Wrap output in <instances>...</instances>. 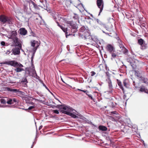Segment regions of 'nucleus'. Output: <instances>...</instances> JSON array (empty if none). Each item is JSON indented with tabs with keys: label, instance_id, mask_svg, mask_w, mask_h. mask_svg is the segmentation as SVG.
I'll use <instances>...</instances> for the list:
<instances>
[{
	"label": "nucleus",
	"instance_id": "1",
	"mask_svg": "<svg viewBox=\"0 0 148 148\" xmlns=\"http://www.w3.org/2000/svg\"><path fill=\"white\" fill-rule=\"evenodd\" d=\"M59 108L62 109L61 110V112L62 113L65 114V112H73L75 114L76 111L72 108L69 106H64L61 105L58 106Z\"/></svg>",
	"mask_w": 148,
	"mask_h": 148
},
{
	"label": "nucleus",
	"instance_id": "2",
	"mask_svg": "<svg viewBox=\"0 0 148 148\" xmlns=\"http://www.w3.org/2000/svg\"><path fill=\"white\" fill-rule=\"evenodd\" d=\"M130 65L132 68V71H134L135 72V75L140 79V77L142 76L140 75V74L139 72L137 70L136 64L135 61L132 60L131 62L130 60Z\"/></svg>",
	"mask_w": 148,
	"mask_h": 148
},
{
	"label": "nucleus",
	"instance_id": "3",
	"mask_svg": "<svg viewBox=\"0 0 148 148\" xmlns=\"http://www.w3.org/2000/svg\"><path fill=\"white\" fill-rule=\"evenodd\" d=\"M0 21L3 24L5 23L10 24H12L11 18L3 15L0 16Z\"/></svg>",
	"mask_w": 148,
	"mask_h": 148
},
{
	"label": "nucleus",
	"instance_id": "4",
	"mask_svg": "<svg viewBox=\"0 0 148 148\" xmlns=\"http://www.w3.org/2000/svg\"><path fill=\"white\" fill-rule=\"evenodd\" d=\"M79 32L80 33H82V36H83L84 37L89 35L87 27L84 26H83L80 28ZM80 34V35L81 34Z\"/></svg>",
	"mask_w": 148,
	"mask_h": 148
},
{
	"label": "nucleus",
	"instance_id": "5",
	"mask_svg": "<svg viewBox=\"0 0 148 148\" xmlns=\"http://www.w3.org/2000/svg\"><path fill=\"white\" fill-rule=\"evenodd\" d=\"M133 133V134H136L139 135L140 136V134L139 133H138V127L137 126L131 123H130V134Z\"/></svg>",
	"mask_w": 148,
	"mask_h": 148
},
{
	"label": "nucleus",
	"instance_id": "6",
	"mask_svg": "<svg viewBox=\"0 0 148 148\" xmlns=\"http://www.w3.org/2000/svg\"><path fill=\"white\" fill-rule=\"evenodd\" d=\"M96 4L98 8L100 9L99 15L102 12L104 7V2L103 0H97Z\"/></svg>",
	"mask_w": 148,
	"mask_h": 148
},
{
	"label": "nucleus",
	"instance_id": "7",
	"mask_svg": "<svg viewBox=\"0 0 148 148\" xmlns=\"http://www.w3.org/2000/svg\"><path fill=\"white\" fill-rule=\"evenodd\" d=\"M138 88L140 92L148 94V90L145 86L142 85Z\"/></svg>",
	"mask_w": 148,
	"mask_h": 148
},
{
	"label": "nucleus",
	"instance_id": "8",
	"mask_svg": "<svg viewBox=\"0 0 148 148\" xmlns=\"http://www.w3.org/2000/svg\"><path fill=\"white\" fill-rule=\"evenodd\" d=\"M31 46L33 47V50H35V49H36V50H37L40 45V43L38 41L35 40L32 41L31 42Z\"/></svg>",
	"mask_w": 148,
	"mask_h": 148
},
{
	"label": "nucleus",
	"instance_id": "9",
	"mask_svg": "<svg viewBox=\"0 0 148 148\" xmlns=\"http://www.w3.org/2000/svg\"><path fill=\"white\" fill-rule=\"evenodd\" d=\"M14 42L16 45L19 47L21 48V45L19 41L18 38L17 37H15L12 38Z\"/></svg>",
	"mask_w": 148,
	"mask_h": 148
},
{
	"label": "nucleus",
	"instance_id": "10",
	"mask_svg": "<svg viewBox=\"0 0 148 148\" xmlns=\"http://www.w3.org/2000/svg\"><path fill=\"white\" fill-rule=\"evenodd\" d=\"M29 5L30 8L31 9L33 7L35 9H38L39 8L37 4H36L34 2L31 1L29 2Z\"/></svg>",
	"mask_w": 148,
	"mask_h": 148
},
{
	"label": "nucleus",
	"instance_id": "11",
	"mask_svg": "<svg viewBox=\"0 0 148 148\" xmlns=\"http://www.w3.org/2000/svg\"><path fill=\"white\" fill-rule=\"evenodd\" d=\"M106 49L107 51H108L110 53L114 52V47L110 44H108L106 47Z\"/></svg>",
	"mask_w": 148,
	"mask_h": 148
},
{
	"label": "nucleus",
	"instance_id": "12",
	"mask_svg": "<svg viewBox=\"0 0 148 148\" xmlns=\"http://www.w3.org/2000/svg\"><path fill=\"white\" fill-rule=\"evenodd\" d=\"M65 112V114L69 115L72 118H78V117L76 116L78 115V114L76 113V111L75 112V114L73 112Z\"/></svg>",
	"mask_w": 148,
	"mask_h": 148
},
{
	"label": "nucleus",
	"instance_id": "13",
	"mask_svg": "<svg viewBox=\"0 0 148 148\" xmlns=\"http://www.w3.org/2000/svg\"><path fill=\"white\" fill-rule=\"evenodd\" d=\"M12 53L14 55H18L20 53V49L18 47H15L12 49Z\"/></svg>",
	"mask_w": 148,
	"mask_h": 148
},
{
	"label": "nucleus",
	"instance_id": "14",
	"mask_svg": "<svg viewBox=\"0 0 148 148\" xmlns=\"http://www.w3.org/2000/svg\"><path fill=\"white\" fill-rule=\"evenodd\" d=\"M16 100L15 98H13L12 99H9L6 102V103L8 104H13L14 103L16 102Z\"/></svg>",
	"mask_w": 148,
	"mask_h": 148
},
{
	"label": "nucleus",
	"instance_id": "15",
	"mask_svg": "<svg viewBox=\"0 0 148 148\" xmlns=\"http://www.w3.org/2000/svg\"><path fill=\"white\" fill-rule=\"evenodd\" d=\"M15 61H7L3 62L0 64H7L13 66L14 65V62Z\"/></svg>",
	"mask_w": 148,
	"mask_h": 148
},
{
	"label": "nucleus",
	"instance_id": "16",
	"mask_svg": "<svg viewBox=\"0 0 148 148\" xmlns=\"http://www.w3.org/2000/svg\"><path fill=\"white\" fill-rule=\"evenodd\" d=\"M19 31H20V34L23 35H26L27 32V31L24 28H20Z\"/></svg>",
	"mask_w": 148,
	"mask_h": 148
},
{
	"label": "nucleus",
	"instance_id": "17",
	"mask_svg": "<svg viewBox=\"0 0 148 148\" xmlns=\"http://www.w3.org/2000/svg\"><path fill=\"white\" fill-rule=\"evenodd\" d=\"M130 81L128 79H125L123 81L124 86L126 88H128L129 85Z\"/></svg>",
	"mask_w": 148,
	"mask_h": 148
},
{
	"label": "nucleus",
	"instance_id": "18",
	"mask_svg": "<svg viewBox=\"0 0 148 148\" xmlns=\"http://www.w3.org/2000/svg\"><path fill=\"white\" fill-rule=\"evenodd\" d=\"M140 81H143L142 82L145 83L147 85H148V79L147 78L140 77Z\"/></svg>",
	"mask_w": 148,
	"mask_h": 148
},
{
	"label": "nucleus",
	"instance_id": "19",
	"mask_svg": "<svg viewBox=\"0 0 148 148\" xmlns=\"http://www.w3.org/2000/svg\"><path fill=\"white\" fill-rule=\"evenodd\" d=\"M61 28L65 33L66 38H67L68 36L71 35V34H68V32H67V28H65L62 26Z\"/></svg>",
	"mask_w": 148,
	"mask_h": 148
},
{
	"label": "nucleus",
	"instance_id": "20",
	"mask_svg": "<svg viewBox=\"0 0 148 148\" xmlns=\"http://www.w3.org/2000/svg\"><path fill=\"white\" fill-rule=\"evenodd\" d=\"M106 80L108 82L109 88L110 89H112V85L110 79L109 77H108V79H107Z\"/></svg>",
	"mask_w": 148,
	"mask_h": 148
},
{
	"label": "nucleus",
	"instance_id": "21",
	"mask_svg": "<svg viewBox=\"0 0 148 148\" xmlns=\"http://www.w3.org/2000/svg\"><path fill=\"white\" fill-rule=\"evenodd\" d=\"M117 84L119 86V88L122 89L123 92H124V88L121 82L118 79H116Z\"/></svg>",
	"mask_w": 148,
	"mask_h": 148
},
{
	"label": "nucleus",
	"instance_id": "22",
	"mask_svg": "<svg viewBox=\"0 0 148 148\" xmlns=\"http://www.w3.org/2000/svg\"><path fill=\"white\" fill-rule=\"evenodd\" d=\"M98 128L100 130L102 131H106L107 130V128L105 126H103L102 125H99Z\"/></svg>",
	"mask_w": 148,
	"mask_h": 148
},
{
	"label": "nucleus",
	"instance_id": "23",
	"mask_svg": "<svg viewBox=\"0 0 148 148\" xmlns=\"http://www.w3.org/2000/svg\"><path fill=\"white\" fill-rule=\"evenodd\" d=\"M7 90L8 91H11V92H20L19 91V90H17V89H16L11 88H9V87L7 88Z\"/></svg>",
	"mask_w": 148,
	"mask_h": 148
},
{
	"label": "nucleus",
	"instance_id": "24",
	"mask_svg": "<svg viewBox=\"0 0 148 148\" xmlns=\"http://www.w3.org/2000/svg\"><path fill=\"white\" fill-rule=\"evenodd\" d=\"M140 46V49L142 50H144L147 49V44L146 43H145V42Z\"/></svg>",
	"mask_w": 148,
	"mask_h": 148
},
{
	"label": "nucleus",
	"instance_id": "25",
	"mask_svg": "<svg viewBox=\"0 0 148 148\" xmlns=\"http://www.w3.org/2000/svg\"><path fill=\"white\" fill-rule=\"evenodd\" d=\"M145 42L144 40L141 38L138 40V43L140 45L143 44Z\"/></svg>",
	"mask_w": 148,
	"mask_h": 148
},
{
	"label": "nucleus",
	"instance_id": "26",
	"mask_svg": "<svg viewBox=\"0 0 148 148\" xmlns=\"http://www.w3.org/2000/svg\"><path fill=\"white\" fill-rule=\"evenodd\" d=\"M17 35V32L16 31H13L12 32L11 37L12 38H14L17 37L16 36Z\"/></svg>",
	"mask_w": 148,
	"mask_h": 148
},
{
	"label": "nucleus",
	"instance_id": "27",
	"mask_svg": "<svg viewBox=\"0 0 148 148\" xmlns=\"http://www.w3.org/2000/svg\"><path fill=\"white\" fill-rule=\"evenodd\" d=\"M14 70L16 72H20L22 71H23L24 69L23 68H20L19 67H17L16 69H15Z\"/></svg>",
	"mask_w": 148,
	"mask_h": 148
},
{
	"label": "nucleus",
	"instance_id": "28",
	"mask_svg": "<svg viewBox=\"0 0 148 148\" xmlns=\"http://www.w3.org/2000/svg\"><path fill=\"white\" fill-rule=\"evenodd\" d=\"M118 43L119 44V46L120 48L122 49H123V48L125 47L123 45L122 43V42L121 40H118Z\"/></svg>",
	"mask_w": 148,
	"mask_h": 148
},
{
	"label": "nucleus",
	"instance_id": "29",
	"mask_svg": "<svg viewBox=\"0 0 148 148\" xmlns=\"http://www.w3.org/2000/svg\"><path fill=\"white\" fill-rule=\"evenodd\" d=\"M122 51L124 53H126L128 51V50L125 47H124L123 49H121Z\"/></svg>",
	"mask_w": 148,
	"mask_h": 148
},
{
	"label": "nucleus",
	"instance_id": "30",
	"mask_svg": "<svg viewBox=\"0 0 148 148\" xmlns=\"http://www.w3.org/2000/svg\"><path fill=\"white\" fill-rule=\"evenodd\" d=\"M21 82H23L28 83L27 78L26 77H23L22 79Z\"/></svg>",
	"mask_w": 148,
	"mask_h": 148
},
{
	"label": "nucleus",
	"instance_id": "31",
	"mask_svg": "<svg viewBox=\"0 0 148 148\" xmlns=\"http://www.w3.org/2000/svg\"><path fill=\"white\" fill-rule=\"evenodd\" d=\"M18 62L16 61H14V65L13 66L14 67H18Z\"/></svg>",
	"mask_w": 148,
	"mask_h": 148
},
{
	"label": "nucleus",
	"instance_id": "32",
	"mask_svg": "<svg viewBox=\"0 0 148 148\" xmlns=\"http://www.w3.org/2000/svg\"><path fill=\"white\" fill-rule=\"evenodd\" d=\"M77 29L76 25L75 24H74L73 25H71V29Z\"/></svg>",
	"mask_w": 148,
	"mask_h": 148
},
{
	"label": "nucleus",
	"instance_id": "33",
	"mask_svg": "<svg viewBox=\"0 0 148 148\" xmlns=\"http://www.w3.org/2000/svg\"><path fill=\"white\" fill-rule=\"evenodd\" d=\"M97 22L101 26H104L105 25V24L101 22L100 21H97Z\"/></svg>",
	"mask_w": 148,
	"mask_h": 148
},
{
	"label": "nucleus",
	"instance_id": "34",
	"mask_svg": "<svg viewBox=\"0 0 148 148\" xmlns=\"http://www.w3.org/2000/svg\"><path fill=\"white\" fill-rule=\"evenodd\" d=\"M114 52H112L111 53H110L112 55V56L114 58H115L116 56V53H113Z\"/></svg>",
	"mask_w": 148,
	"mask_h": 148
},
{
	"label": "nucleus",
	"instance_id": "35",
	"mask_svg": "<svg viewBox=\"0 0 148 148\" xmlns=\"http://www.w3.org/2000/svg\"><path fill=\"white\" fill-rule=\"evenodd\" d=\"M88 93L89 92L88 91L86 93V95H87L92 100L93 98L91 95L90 94H89Z\"/></svg>",
	"mask_w": 148,
	"mask_h": 148
},
{
	"label": "nucleus",
	"instance_id": "36",
	"mask_svg": "<svg viewBox=\"0 0 148 148\" xmlns=\"http://www.w3.org/2000/svg\"><path fill=\"white\" fill-rule=\"evenodd\" d=\"M1 102L3 104H5L6 103V101L3 99H1Z\"/></svg>",
	"mask_w": 148,
	"mask_h": 148
},
{
	"label": "nucleus",
	"instance_id": "37",
	"mask_svg": "<svg viewBox=\"0 0 148 148\" xmlns=\"http://www.w3.org/2000/svg\"><path fill=\"white\" fill-rule=\"evenodd\" d=\"M34 106H30L28 108V109H25V110H26V111L27 110H31L34 108Z\"/></svg>",
	"mask_w": 148,
	"mask_h": 148
},
{
	"label": "nucleus",
	"instance_id": "38",
	"mask_svg": "<svg viewBox=\"0 0 148 148\" xmlns=\"http://www.w3.org/2000/svg\"><path fill=\"white\" fill-rule=\"evenodd\" d=\"M73 18L75 19H77L78 18V16L77 14H75L74 16H73Z\"/></svg>",
	"mask_w": 148,
	"mask_h": 148
},
{
	"label": "nucleus",
	"instance_id": "39",
	"mask_svg": "<svg viewBox=\"0 0 148 148\" xmlns=\"http://www.w3.org/2000/svg\"><path fill=\"white\" fill-rule=\"evenodd\" d=\"M71 32L73 33L76 32L77 31V29H71Z\"/></svg>",
	"mask_w": 148,
	"mask_h": 148
},
{
	"label": "nucleus",
	"instance_id": "40",
	"mask_svg": "<svg viewBox=\"0 0 148 148\" xmlns=\"http://www.w3.org/2000/svg\"><path fill=\"white\" fill-rule=\"evenodd\" d=\"M91 76H93L96 74V73L94 71H92L90 72Z\"/></svg>",
	"mask_w": 148,
	"mask_h": 148
},
{
	"label": "nucleus",
	"instance_id": "41",
	"mask_svg": "<svg viewBox=\"0 0 148 148\" xmlns=\"http://www.w3.org/2000/svg\"><path fill=\"white\" fill-rule=\"evenodd\" d=\"M53 112L54 113L56 114H59V112H58V111L57 110H53Z\"/></svg>",
	"mask_w": 148,
	"mask_h": 148
},
{
	"label": "nucleus",
	"instance_id": "42",
	"mask_svg": "<svg viewBox=\"0 0 148 148\" xmlns=\"http://www.w3.org/2000/svg\"><path fill=\"white\" fill-rule=\"evenodd\" d=\"M18 67H23V65L21 64L20 63H18Z\"/></svg>",
	"mask_w": 148,
	"mask_h": 148
},
{
	"label": "nucleus",
	"instance_id": "43",
	"mask_svg": "<svg viewBox=\"0 0 148 148\" xmlns=\"http://www.w3.org/2000/svg\"><path fill=\"white\" fill-rule=\"evenodd\" d=\"M33 53L32 56H33V57H34L35 54V52L36 51V49H35V50H33Z\"/></svg>",
	"mask_w": 148,
	"mask_h": 148
},
{
	"label": "nucleus",
	"instance_id": "44",
	"mask_svg": "<svg viewBox=\"0 0 148 148\" xmlns=\"http://www.w3.org/2000/svg\"><path fill=\"white\" fill-rule=\"evenodd\" d=\"M1 44L3 46H4L5 45V43L4 41H2L1 42Z\"/></svg>",
	"mask_w": 148,
	"mask_h": 148
},
{
	"label": "nucleus",
	"instance_id": "45",
	"mask_svg": "<svg viewBox=\"0 0 148 148\" xmlns=\"http://www.w3.org/2000/svg\"><path fill=\"white\" fill-rule=\"evenodd\" d=\"M111 113L114 114H117V112L116 111H113L111 112Z\"/></svg>",
	"mask_w": 148,
	"mask_h": 148
},
{
	"label": "nucleus",
	"instance_id": "46",
	"mask_svg": "<svg viewBox=\"0 0 148 148\" xmlns=\"http://www.w3.org/2000/svg\"><path fill=\"white\" fill-rule=\"evenodd\" d=\"M57 24L58 25V26H59L60 28H61V27L62 26L60 25L58 22H57Z\"/></svg>",
	"mask_w": 148,
	"mask_h": 148
},
{
	"label": "nucleus",
	"instance_id": "47",
	"mask_svg": "<svg viewBox=\"0 0 148 148\" xmlns=\"http://www.w3.org/2000/svg\"><path fill=\"white\" fill-rule=\"evenodd\" d=\"M29 103L32 105H33L34 106V103L32 101L30 102Z\"/></svg>",
	"mask_w": 148,
	"mask_h": 148
},
{
	"label": "nucleus",
	"instance_id": "48",
	"mask_svg": "<svg viewBox=\"0 0 148 148\" xmlns=\"http://www.w3.org/2000/svg\"><path fill=\"white\" fill-rule=\"evenodd\" d=\"M128 13H127V14H126V16L127 18H129V16L128 14H128Z\"/></svg>",
	"mask_w": 148,
	"mask_h": 148
},
{
	"label": "nucleus",
	"instance_id": "49",
	"mask_svg": "<svg viewBox=\"0 0 148 148\" xmlns=\"http://www.w3.org/2000/svg\"><path fill=\"white\" fill-rule=\"evenodd\" d=\"M88 91L87 90H83L82 92L86 93Z\"/></svg>",
	"mask_w": 148,
	"mask_h": 148
},
{
	"label": "nucleus",
	"instance_id": "50",
	"mask_svg": "<svg viewBox=\"0 0 148 148\" xmlns=\"http://www.w3.org/2000/svg\"><path fill=\"white\" fill-rule=\"evenodd\" d=\"M34 57H33V56H32L31 58V62L32 63L33 61V59L34 58Z\"/></svg>",
	"mask_w": 148,
	"mask_h": 148
},
{
	"label": "nucleus",
	"instance_id": "51",
	"mask_svg": "<svg viewBox=\"0 0 148 148\" xmlns=\"http://www.w3.org/2000/svg\"><path fill=\"white\" fill-rule=\"evenodd\" d=\"M61 80H62V82H63L64 83H65V84H66V83H65V82L62 79V78H61Z\"/></svg>",
	"mask_w": 148,
	"mask_h": 148
},
{
	"label": "nucleus",
	"instance_id": "52",
	"mask_svg": "<svg viewBox=\"0 0 148 148\" xmlns=\"http://www.w3.org/2000/svg\"><path fill=\"white\" fill-rule=\"evenodd\" d=\"M77 90H79V91H82V90H81V89H77Z\"/></svg>",
	"mask_w": 148,
	"mask_h": 148
},
{
	"label": "nucleus",
	"instance_id": "53",
	"mask_svg": "<svg viewBox=\"0 0 148 148\" xmlns=\"http://www.w3.org/2000/svg\"><path fill=\"white\" fill-rule=\"evenodd\" d=\"M34 99L35 100H37V101H39V100H38V99H36L34 98Z\"/></svg>",
	"mask_w": 148,
	"mask_h": 148
},
{
	"label": "nucleus",
	"instance_id": "54",
	"mask_svg": "<svg viewBox=\"0 0 148 148\" xmlns=\"http://www.w3.org/2000/svg\"><path fill=\"white\" fill-rule=\"evenodd\" d=\"M37 94H38L39 95H40V93H39L38 92H37Z\"/></svg>",
	"mask_w": 148,
	"mask_h": 148
},
{
	"label": "nucleus",
	"instance_id": "55",
	"mask_svg": "<svg viewBox=\"0 0 148 148\" xmlns=\"http://www.w3.org/2000/svg\"><path fill=\"white\" fill-rule=\"evenodd\" d=\"M45 87H46V88H47V89L48 90H49V89H48V88L47 87V86H45Z\"/></svg>",
	"mask_w": 148,
	"mask_h": 148
},
{
	"label": "nucleus",
	"instance_id": "56",
	"mask_svg": "<svg viewBox=\"0 0 148 148\" xmlns=\"http://www.w3.org/2000/svg\"><path fill=\"white\" fill-rule=\"evenodd\" d=\"M33 146V145H32L31 148H32Z\"/></svg>",
	"mask_w": 148,
	"mask_h": 148
},
{
	"label": "nucleus",
	"instance_id": "57",
	"mask_svg": "<svg viewBox=\"0 0 148 148\" xmlns=\"http://www.w3.org/2000/svg\"><path fill=\"white\" fill-rule=\"evenodd\" d=\"M133 55H134V56H135V55L133 53Z\"/></svg>",
	"mask_w": 148,
	"mask_h": 148
},
{
	"label": "nucleus",
	"instance_id": "58",
	"mask_svg": "<svg viewBox=\"0 0 148 148\" xmlns=\"http://www.w3.org/2000/svg\"><path fill=\"white\" fill-rule=\"evenodd\" d=\"M131 53H132V51Z\"/></svg>",
	"mask_w": 148,
	"mask_h": 148
},
{
	"label": "nucleus",
	"instance_id": "59",
	"mask_svg": "<svg viewBox=\"0 0 148 148\" xmlns=\"http://www.w3.org/2000/svg\"><path fill=\"white\" fill-rule=\"evenodd\" d=\"M36 19H38V18H36Z\"/></svg>",
	"mask_w": 148,
	"mask_h": 148
},
{
	"label": "nucleus",
	"instance_id": "60",
	"mask_svg": "<svg viewBox=\"0 0 148 148\" xmlns=\"http://www.w3.org/2000/svg\"><path fill=\"white\" fill-rule=\"evenodd\" d=\"M133 57H134V55H133Z\"/></svg>",
	"mask_w": 148,
	"mask_h": 148
},
{
	"label": "nucleus",
	"instance_id": "61",
	"mask_svg": "<svg viewBox=\"0 0 148 148\" xmlns=\"http://www.w3.org/2000/svg\"><path fill=\"white\" fill-rule=\"evenodd\" d=\"M103 33H105V32H104V31H103Z\"/></svg>",
	"mask_w": 148,
	"mask_h": 148
}]
</instances>
